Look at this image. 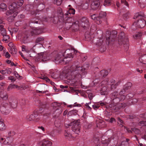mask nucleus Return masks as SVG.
Here are the masks:
<instances>
[{
  "instance_id": "1",
  "label": "nucleus",
  "mask_w": 146,
  "mask_h": 146,
  "mask_svg": "<svg viewBox=\"0 0 146 146\" xmlns=\"http://www.w3.org/2000/svg\"><path fill=\"white\" fill-rule=\"evenodd\" d=\"M62 56V54L61 53H58L56 51H54L50 54L46 52L42 53L40 58L43 61L52 59L56 64L61 62L62 61H63L66 64L71 60L74 57L72 53H71L67 54L66 56L63 58V60H62L61 59Z\"/></svg>"
},
{
  "instance_id": "2",
  "label": "nucleus",
  "mask_w": 146,
  "mask_h": 146,
  "mask_svg": "<svg viewBox=\"0 0 146 146\" xmlns=\"http://www.w3.org/2000/svg\"><path fill=\"white\" fill-rule=\"evenodd\" d=\"M84 68L78 66L77 64H73L66 71L65 76L68 79H73L74 78L80 79L82 77V75L86 74L84 72Z\"/></svg>"
},
{
  "instance_id": "3",
  "label": "nucleus",
  "mask_w": 146,
  "mask_h": 146,
  "mask_svg": "<svg viewBox=\"0 0 146 146\" xmlns=\"http://www.w3.org/2000/svg\"><path fill=\"white\" fill-rule=\"evenodd\" d=\"M8 103V102L4 101L2 102L0 105V111L1 113L5 115L8 114L10 112V106L13 108H15L17 106L16 103Z\"/></svg>"
},
{
  "instance_id": "4",
  "label": "nucleus",
  "mask_w": 146,
  "mask_h": 146,
  "mask_svg": "<svg viewBox=\"0 0 146 146\" xmlns=\"http://www.w3.org/2000/svg\"><path fill=\"white\" fill-rule=\"evenodd\" d=\"M16 4L15 3L13 4L12 5H10L9 7V10L6 13V14L7 16L12 15L13 14V16H11L9 17L7 19L8 21L9 22L13 21L15 17L17 15L18 13V11H17V8H15V6H16Z\"/></svg>"
},
{
  "instance_id": "5",
  "label": "nucleus",
  "mask_w": 146,
  "mask_h": 146,
  "mask_svg": "<svg viewBox=\"0 0 146 146\" xmlns=\"http://www.w3.org/2000/svg\"><path fill=\"white\" fill-rule=\"evenodd\" d=\"M123 93V92L121 91L119 94L118 95L117 92L114 91L111 94L110 97L113 100L116 98H118L120 101H123L124 100L125 98L128 99H129L130 97H131V96L129 95H127L125 96V95H122Z\"/></svg>"
},
{
  "instance_id": "6",
  "label": "nucleus",
  "mask_w": 146,
  "mask_h": 146,
  "mask_svg": "<svg viewBox=\"0 0 146 146\" xmlns=\"http://www.w3.org/2000/svg\"><path fill=\"white\" fill-rule=\"evenodd\" d=\"M42 29L40 28L33 27L30 31L32 35H38L42 33Z\"/></svg>"
},
{
  "instance_id": "7",
  "label": "nucleus",
  "mask_w": 146,
  "mask_h": 146,
  "mask_svg": "<svg viewBox=\"0 0 146 146\" xmlns=\"http://www.w3.org/2000/svg\"><path fill=\"white\" fill-rule=\"evenodd\" d=\"M80 124L78 122H76L72 127V130L75 133L78 134L80 132Z\"/></svg>"
},
{
  "instance_id": "8",
  "label": "nucleus",
  "mask_w": 146,
  "mask_h": 146,
  "mask_svg": "<svg viewBox=\"0 0 146 146\" xmlns=\"http://www.w3.org/2000/svg\"><path fill=\"white\" fill-rule=\"evenodd\" d=\"M145 20L141 19L140 20H137L136 22H134V25L139 28H142L145 26Z\"/></svg>"
},
{
  "instance_id": "9",
  "label": "nucleus",
  "mask_w": 146,
  "mask_h": 146,
  "mask_svg": "<svg viewBox=\"0 0 146 146\" xmlns=\"http://www.w3.org/2000/svg\"><path fill=\"white\" fill-rule=\"evenodd\" d=\"M108 79H106V80H104V81H103L101 83V85L102 86V85H111V88H113V87H114V88H115V87H114V83L115 82V81L114 80H111V84H110L109 82H108Z\"/></svg>"
},
{
  "instance_id": "10",
  "label": "nucleus",
  "mask_w": 146,
  "mask_h": 146,
  "mask_svg": "<svg viewBox=\"0 0 146 146\" xmlns=\"http://www.w3.org/2000/svg\"><path fill=\"white\" fill-rule=\"evenodd\" d=\"M100 5V3L98 1L96 0L93 2L91 4V7L93 10L98 8Z\"/></svg>"
},
{
  "instance_id": "11",
  "label": "nucleus",
  "mask_w": 146,
  "mask_h": 146,
  "mask_svg": "<svg viewBox=\"0 0 146 146\" xmlns=\"http://www.w3.org/2000/svg\"><path fill=\"white\" fill-rule=\"evenodd\" d=\"M23 3V0H18L16 2L13 3L11 5H12L13 4L15 3L16 4V6H15V8H17V11H18V13L20 12V11L19 9L18 6H22Z\"/></svg>"
},
{
  "instance_id": "12",
  "label": "nucleus",
  "mask_w": 146,
  "mask_h": 146,
  "mask_svg": "<svg viewBox=\"0 0 146 146\" xmlns=\"http://www.w3.org/2000/svg\"><path fill=\"white\" fill-rule=\"evenodd\" d=\"M52 143L48 140L44 139L41 142V146H51Z\"/></svg>"
},
{
  "instance_id": "13",
  "label": "nucleus",
  "mask_w": 146,
  "mask_h": 146,
  "mask_svg": "<svg viewBox=\"0 0 146 146\" xmlns=\"http://www.w3.org/2000/svg\"><path fill=\"white\" fill-rule=\"evenodd\" d=\"M92 19L95 20L96 22L98 24H100L101 23V20H99L98 17H97L96 15L94 14L91 16Z\"/></svg>"
},
{
  "instance_id": "14",
  "label": "nucleus",
  "mask_w": 146,
  "mask_h": 146,
  "mask_svg": "<svg viewBox=\"0 0 146 146\" xmlns=\"http://www.w3.org/2000/svg\"><path fill=\"white\" fill-rule=\"evenodd\" d=\"M35 113V112H34L33 114H32L29 115L27 116L26 117V119L29 121L33 120L37 116L36 115Z\"/></svg>"
},
{
  "instance_id": "15",
  "label": "nucleus",
  "mask_w": 146,
  "mask_h": 146,
  "mask_svg": "<svg viewBox=\"0 0 146 146\" xmlns=\"http://www.w3.org/2000/svg\"><path fill=\"white\" fill-rule=\"evenodd\" d=\"M7 7L6 5L4 3H2L0 4V11H5L7 9Z\"/></svg>"
},
{
  "instance_id": "16",
  "label": "nucleus",
  "mask_w": 146,
  "mask_h": 146,
  "mask_svg": "<svg viewBox=\"0 0 146 146\" xmlns=\"http://www.w3.org/2000/svg\"><path fill=\"white\" fill-rule=\"evenodd\" d=\"M139 4L141 8H144L146 6V0H139Z\"/></svg>"
},
{
  "instance_id": "17",
  "label": "nucleus",
  "mask_w": 146,
  "mask_h": 146,
  "mask_svg": "<svg viewBox=\"0 0 146 146\" xmlns=\"http://www.w3.org/2000/svg\"><path fill=\"white\" fill-rule=\"evenodd\" d=\"M0 97L4 100H6L8 98V96L5 92H3L2 91L0 92Z\"/></svg>"
},
{
  "instance_id": "18",
  "label": "nucleus",
  "mask_w": 146,
  "mask_h": 146,
  "mask_svg": "<svg viewBox=\"0 0 146 146\" xmlns=\"http://www.w3.org/2000/svg\"><path fill=\"white\" fill-rule=\"evenodd\" d=\"M44 38L43 37H37L36 40V43L37 44H41L44 42Z\"/></svg>"
},
{
  "instance_id": "19",
  "label": "nucleus",
  "mask_w": 146,
  "mask_h": 146,
  "mask_svg": "<svg viewBox=\"0 0 146 146\" xmlns=\"http://www.w3.org/2000/svg\"><path fill=\"white\" fill-rule=\"evenodd\" d=\"M64 135L66 138L67 139H69L72 137L71 134L68 130L64 131Z\"/></svg>"
},
{
  "instance_id": "20",
  "label": "nucleus",
  "mask_w": 146,
  "mask_h": 146,
  "mask_svg": "<svg viewBox=\"0 0 146 146\" xmlns=\"http://www.w3.org/2000/svg\"><path fill=\"white\" fill-rule=\"evenodd\" d=\"M11 69L9 68H7L5 70H1V73L2 74H10L11 73Z\"/></svg>"
},
{
  "instance_id": "21",
  "label": "nucleus",
  "mask_w": 146,
  "mask_h": 146,
  "mask_svg": "<svg viewBox=\"0 0 146 146\" xmlns=\"http://www.w3.org/2000/svg\"><path fill=\"white\" fill-rule=\"evenodd\" d=\"M82 26L85 29L86 27L85 25L88 22V21L85 18H82Z\"/></svg>"
},
{
  "instance_id": "22",
  "label": "nucleus",
  "mask_w": 146,
  "mask_h": 146,
  "mask_svg": "<svg viewBox=\"0 0 146 146\" xmlns=\"http://www.w3.org/2000/svg\"><path fill=\"white\" fill-rule=\"evenodd\" d=\"M75 13V10L73 8H70L68 11L67 12V13H66L67 15L69 14H74Z\"/></svg>"
},
{
  "instance_id": "23",
  "label": "nucleus",
  "mask_w": 146,
  "mask_h": 146,
  "mask_svg": "<svg viewBox=\"0 0 146 146\" xmlns=\"http://www.w3.org/2000/svg\"><path fill=\"white\" fill-rule=\"evenodd\" d=\"M106 13L104 12H101L99 14V16L98 17L99 20H101V19L104 17L106 16Z\"/></svg>"
},
{
  "instance_id": "24",
  "label": "nucleus",
  "mask_w": 146,
  "mask_h": 146,
  "mask_svg": "<svg viewBox=\"0 0 146 146\" xmlns=\"http://www.w3.org/2000/svg\"><path fill=\"white\" fill-rule=\"evenodd\" d=\"M142 36L141 33H138L133 35V37L135 39H138L140 38Z\"/></svg>"
},
{
  "instance_id": "25",
  "label": "nucleus",
  "mask_w": 146,
  "mask_h": 146,
  "mask_svg": "<svg viewBox=\"0 0 146 146\" xmlns=\"http://www.w3.org/2000/svg\"><path fill=\"white\" fill-rule=\"evenodd\" d=\"M3 55L6 58H9L10 57V55L8 52H6L5 50L3 51Z\"/></svg>"
},
{
  "instance_id": "26",
  "label": "nucleus",
  "mask_w": 146,
  "mask_h": 146,
  "mask_svg": "<svg viewBox=\"0 0 146 146\" xmlns=\"http://www.w3.org/2000/svg\"><path fill=\"white\" fill-rule=\"evenodd\" d=\"M21 48L23 51H25L26 52H29V49L27 47L24 45H23Z\"/></svg>"
},
{
  "instance_id": "27",
  "label": "nucleus",
  "mask_w": 146,
  "mask_h": 146,
  "mask_svg": "<svg viewBox=\"0 0 146 146\" xmlns=\"http://www.w3.org/2000/svg\"><path fill=\"white\" fill-rule=\"evenodd\" d=\"M101 74L103 77H105L108 75V72L107 71L103 70L101 72Z\"/></svg>"
},
{
  "instance_id": "28",
  "label": "nucleus",
  "mask_w": 146,
  "mask_h": 146,
  "mask_svg": "<svg viewBox=\"0 0 146 146\" xmlns=\"http://www.w3.org/2000/svg\"><path fill=\"white\" fill-rule=\"evenodd\" d=\"M4 124L1 120V117H0V130H2L5 128Z\"/></svg>"
},
{
  "instance_id": "29",
  "label": "nucleus",
  "mask_w": 146,
  "mask_h": 146,
  "mask_svg": "<svg viewBox=\"0 0 146 146\" xmlns=\"http://www.w3.org/2000/svg\"><path fill=\"white\" fill-rule=\"evenodd\" d=\"M131 130L134 132L136 134H138L140 133V131L139 129L135 128H132Z\"/></svg>"
},
{
  "instance_id": "30",
  "label": "nucleus",
  "mask_w": 146,
  "mask_h": 146,
  "mask_svg": "<svg viewBox=\"0 0 146 146\" xmlns=\"http://www.w3.org/2000/svg\"><path fill=\"white\" fill-rule=\"evenodd\" d=\"M62 0H54V3L57 5H59L62 3Z\"/></svg>"
},
{
  "instance_id": "31",
  "label": "nucleus",
  "mask_w": 146,
  "mask_h": 146,
  "mask_svg": "<svg viewBox=\"0 0 146 146\" xmlns=\"http://www.w3.org/2000/svg\"><path fill=\"white\" fill-rule=\"evenodd\" d=\"M118 125L120 127H122L123 126V125L122 123H123V121L119 118H118Z\"/></svg>"
},
{
  "instance_id": "32",
  "label": "nucleus",
  "mask_w": 146,
  "mask_h": 146,
  "mask_svg": "<svg viewBox=\"0 0 146 146\" xmlns=\"http://www.w3.org/2000/svg\"><path fill=\"white\" fill-rule=\"evenodd\" d=\"M104 5L105 6H107L110 5V2L109 0H105L104 3Z\"/></svg>"
},
{
  "instance_id": "33",
  "label": "nucleus",
  "mask_w": 146,
  "mask_h": 146,
  "mask_svg": "<svg viewBox=\"0 0 146 146\" xmlns=\"http://www.w3.org/2000/svg\"><path fill=\"white\" fill-rule=\"evenodd\" d=\"M54 124L56 127H59L60 126L61 123L59 121L56 120L54 122Z\"/></svg>"
},
{
  "instance_id": "34",
  "label": "nucleus",
  "mask_w": 146,
  "mask_h": 146,
  "mask_svg": "<svg viewBox=\"0 0 146 146\" xmlns=\"http://www.w3.org/2000/svg\"><path fill=\"white\" fill-rule=\"evenodd\" d=\"M3 40L7 41L9 38V36L7 35L6 34V35L3 36Z\"/></svg>"
},
{
  "instance_id": "35",
  "label": "nucleus",
  "mask_w": 146,
  "mask_h": 146,
  "mask_svg": "<svg viewBox=\"0 0 146 146\" xmlns=\"http://www.w3.org/2000/svg\"><path fill=\"white\" fill-rule=\"evenodd\" d=\"M138 125L141 126H146V121H140Z\"/></svg>"
},
{
  "instance_id": "36",
  "label": "nucleus",
  "mask_w": 146,
  "mask_h": 146,
  "mask_svg": "<svg viewBox=\"0 0 146 146\" xmlns=\"http://www.w3.org/2000/svg\"><path fill=\"white\" fill-rule=\"evenodd\" d=\"M141 16L138 13H136L134 16V19H141Z\"/></svg>"
},
{
  "instance_id": "37",
  "label": "nucleus",
  "mask_w": 146,
  "mask_h": 146,
  "mask_svg": "<svg viewBox=\"0 0 146 146\" xmlns=\"http://www.w3.org/2000/svg\"><path fill=\"white\" fill-rule=\"evenodd\" d=\"M11 54H15L17 52L16 50L14 48H11V50L10 51Z\"/></svg>"
},
{
  "instance_id": "38",
  "label": "nucleus",
  "mask_w": 146,
  "mask_h": 146,
  "mask_svg": "<svg viewBox=\"0 0 146 146\" xmlns=\"http://www.w3.org/2000/svg\"><path fill=\"white\" fill-rule=\"evenodd\" d=\"M1 33V35L3 36L6 35V32L5 29H3L0 30Z\"/></svg>"
},
{
  "instance_id": "39",
  "label": "nucleus",
  "mask_w": 146,
  "mask_h": 146,
  "mask_svg": "<svg viewBox=\"0 0 146 146\" xmlns=\"http://www.w3.org/2000/svg\"><path fill=\"white\" fill-rule=\"evenodd\" d=\"M15 88V87H14V86L13 85H10L8 86L7 90L9 91Z\"/></svg>"
},
{
  "instance_id": "40",
  "label": "nucleus",
  "mask_w": 146,
  "mask_h": 146,
  "mask_svg": "<svg viewBox=\"0 0 146 146\" xmlns=\"http://www.w3.org/2000/svg\"><path fill=\"white\" fill-rule=\"evenodd\" d=\"M132 85L131 83L130 82H128L125 85V87H127L126 88V89H127L129 88Z\"/></svg>"
},
{
  "instance_id": "41",
  "label": "nucleus",
  "mask_w": 146,
  "mask_h": 146,
  "mask_svg": "<svg viewBox=\"0 0 146 146\" xmlns=\"http://www.w3.org/2000/svg\"><path fill=\"white\" fill-rule=\"evenodd\" d=\"M76 103H75L74 104L69 105H68L67 106L68 107H69V108H72V107H73L75 106H80V105L79 104H78V105H76Z\"/></svg>"
},
{
  "instance_id": "42",
  "label": "nucleus",
  "mask_w": 146,
  "mask_h": 146,
  "mask_svg": "<svg viewBox=\"0 0 146 146\" xmlns=\"http://www.w3.org/2000/svg\"><path fill=\"white\" fill-rule=\"evenodd\" d=\"M121 3L122 4H124L126 6H128V3L126 2V0H121Z\"/></svg>"
},
{
  "instance_id": "43",
  "label": "nucleus",
  "mask_w": 146,
  "mask_h": 146,
  "mask_svg": "<svg viewBox=\"0 0 146 146\" xmlns=\"http://www.w3.org/2000/svg\"><path fill=\"white\" fill-rule=\"evenodd\" d=\"M102 40L100 39L98 41V42L97 44L98 45V46H100L102 44Z\"/></svg>"
},
{
  "instance_id": "44",
  "label": "nucleus",
  "mask_w": 146,
  "mask_h": 146,
  "mask_svg": "<svg viewBox=\"0 0 146 146\" xmlns=\"http://www.w3.org/2000/svg\"><path fill=\"white\" fill-rule=\"evenodd\" d=\"M124 47L125 50L127 51L129 48V45L128 44H124Z\"/></svg>"
},
{
  "instance_id": "45",
  "label": "nucleus",
  "mask_w": 146,
  "mask_h": 146,
  "mask_svg": "<svg viewBox=\"0 0 146 146\" xmlns=\"http://www.w3.org/2000/svg\"><path fill=\"white\" fill-rule=\"evenodd\" d=\"M125 104H119V106L120 107L119 108H124L125 107V106H124Z\"/></svg>"
},
{
  "instance_id": "46",
  "label": "nucleus",
  "mask_w": 146,
  "mask_h": 146,
  "mask_svg": "<svg viewBox=\"0 0 146 146\" xmlns=\"http://www.w3.org/2000/svg\"><path fill=\"white\" fill-rule=\"evenodd\" d=\"M15 25L17 26L18 27L21 24V21H17L16 22L15 24Z\"/></svg>"
},
{
  "instance_id": "47",
  "label": "nucleus",
  "mask_w": 146,
  "mask_h": 146,
  "mask_svg": "<svg viewBox=\"0 0 146 146\" xmlns=\"http://www.w3.org/2000/svg\"><path fill=\"white\" fill-rule=\"evenodd\" d=\"M111 37V34L110 35V36L109 37L106 38V40L108 42V44L110 43V38Z\"/></svg>"
},
{
  "instance_id": "48",
  "label": "nucleus",
  "mask_w": 146,
  "mask_h": 146,
  "mask_svg": "<svg viewBox=\"0 0 146 146\" xmlns=\"http://www.w3.org/2000/svg\"><path fill=\"white\" fill-rule=\"evenodd\" d=\"M38 129L42 130L43 131H45V129L44 127L42 126H39L38 127Z\"/></svg>"
},
{
  "instance_id": "49",
  "label": "nucleus",
  "mask_w": 146,
  "mask_h": 146,
  "mask_svg": "<svg viewBox=\"0 0 146 146\" xmlns=\"http://www.w3.org/2000/svg\"><path fill=\"white\" fill-rule=\"evenodd\" d=\"M12 31V32H15L16 33L18 31V29L17 28H13L12 29H11Z\"/></svg>"
},
{
  "instance_id": "50",
  "label": "nucleus",
  "mask_w": 146,
  "mask_h": 146,
  "mask_svg": "<svg viewBox=\"0 0 146 146\" xmlns=\"http://www.w3.org/2000/svg\"><path fill=\"white\" fill-rule=\"evenodd\" d=\"M8 79L11 81L12 82H13L15 81L14 79L13 76H10L8 77Z\"/></svg>"
},
{
  "instance_id": "51",
  "label": "nucleus",
  "mask_w": 146,
  "mask_h": 146,
  "mask_svg": "<svg viewBox=\"0 0 146 146\" xmlns=\"http://www.w3.org/2000/svg\"><path fill=\"white\" fill-rule=\"evenodd\" d=\"M88 98L90 100H91L93 98L92 94H89Z\"/></svg>"
},
{
  "instance_id": "52",
  "label": "nucleus",
  "mask_w": 146,
  "mask_h": 146,
  "mask_svg": "<svg viewBox=\"0 0 146 146\" xmlns=\"http://www.w3.org/2000/svg\"><path fill=\"white\" fill-rule=\"evenodd\" d=\"M42 78L48 82L50 81V79L47 77H43Z\"/></svg>"
},
{
  "instance_id": "53",
  "label": "nucleus",
  "mask_w": 146,
  "mask_h": 146,
  "mask_svg": "<svg viewBox=\"0 0 146 146\" xmlns=\"http://www.w3.org/2000/svg\"><path fill=\"white\" fill-rule=\"evenodd\" d=\"M92 107L93 108V109L96 110L99 107L98 106H97L96 105L94 104L92 105Z\"/></svg>"
},
{
  "instance_id": "54",
  "label": "nucleus",
  "mask_w": 146,
  "mask_h": 146,
  "mask_svg": "<svg viewBox=\"0 0 146 146\" xmlns=\"http://www.w3.org/2000/svg\"><path fill=\"white\" fill-rule=\"evenodd\" d=\"M121 39H122V40H121L120 39H119L118 40V42H119V43L120 44H122L123 43V44H124L123 42H122V40H123V37H122L121 38Z\"/></svg>"
},
{
  "instance_id": "55",
  "label": "nucleus",
  "mask_w": 146,
  "mask_h": 146,
  "mask_svg": "<svg viewBox=\"0 0 146 146\" xmlns=\"http://www.w3.org/2000/svg\"><path fill=\"white\" fill-rule=\"evenodd\" d=\"M60 87L61 88H68V86H64L62 85L60 86Z\"/></svg>"
},
{
  "instance_id": "56",
  "label": "nucleus",
  "mask_w": 146,
  "mask_h": 146,
  "mask_svg": "<svg viewBox=\"0 0 146 146\" xmlns=\"http://www.w3.org/2000/svg\"><path fill=\"white\" fill-rule=\"evenodd\" d=\"M115 121V119L114 118H111L110 120V123H112L114 121Z\"/></svg>"
},
{
  "instance_id": "57",
  "label": "nucleus",
  "mask_w": 146,
  "mask_h": 146,
  "mask_svg": "<svg viewBox=\"0 0 146 146\" xmlns=\"http://www.w3.org/2000/svg\"><path fill=\"white\" fill-rule=\"evenodd\" d=\"M13 85V86H14V87H15V88H17L18 89H20L21 88H20V87L18 86L15 85H14V84Z\"/></svg>"
},
{
  "instance_id": "58",
  "label": "nucleus",
  "mask_w": 146,
  "mask_h": 146,
  "mask_svg": "<svg viewBox=\"0 0 146 146\" xmlns=\"http://www.w3.org/2000/svg\"><path fill=\"white\" fill-rule=\"evenodd\" d=\"M8 46L11 47V48H13V44L12 42H10L8 44Z\"/></svg>"
},
{
  "instance_id": "59",
  "label": "nucleus",
  "mask_w": 146,
  "mask_h": 146,
  "mask_svg": "<svg viewBox=\"0 0 146 146\" xmlns=\"http://www.w3.org/2000/svg\"><path fill=\"white\" fill-rule=\"evenodd\" d=\"M28 37H24L23 39V40H24V42L26 43L27 42V39Z\"/></svg>"
},
{
  "instance_id": "60",
  "label": "nucleus",
  "mask_w": 146,
  "mask_h": 146,
  "mask_svg": "<svg viewBox=\"0 0 146 146\" xmlns=\"http://www.w3.org/2000/svg\"><path fill=\"white\" fill-rule=\"evenodd\" d=\"M3 50V51L4 50H5V49H4V47L0 44V51H2Z\"/></svg>"
},
{
  "instance_id": "61",
  "label": "nucleus",
  "mask_w": 146,
  "mask_h": 146,
  "mask_svg": "<svg viewBox=\"0 0 146 146\" xmlns=\"http://www.w3.org/2000/svg\"><path fill=\"white\" fill-rule=\"evenodd\" d=\"M5 78V77L3 76L0 75V80H2Z\"/></svg>"
},
{
  "instance_id": "62",
  "label": "nucleus",
  "mask_w": 146,
  "mask_h": 146,
  "mask_svg": "<svg viewBox=\"0 0 146 146\" xmlns=\"http://www.w3.org/2000/svg\"><path fill=\"white\" fill-rule=\"evenodd\" d=\"M136 70L137 72H139L140 73H141L143 72V70H140L139 69H137Z\"/></svg>"
},
{
  "instance_id": "63",
  "label": "nucleus",
  "mask_w": 146,
  "mask_h": 146,
  "mask_svg": "<svg viewBox=\"0 0 146 146\" xmlns=\"http://www.w3.org/2000/svg\"><path fill=\"white\" fill-rule=\"evenodd\" d=\"M142 138L146 140V133L142 137Z\"/></svg>"
},
{
  "instance_id": "64",
  "label": "nucleus",
  "mask_w": 146,
  "mask_h": 146,
  "mask_svg": "<svg viewBox=\"0 0 146 146\" xmlns=\"http://www.w3.org/2000/svg\"><path fill=\"white\" fill-rule=\"evenodd\" d=\"M3 26L2 25H0V30H2L3 29H4L3 28Z\"/></svg>"
}]
</instances>
